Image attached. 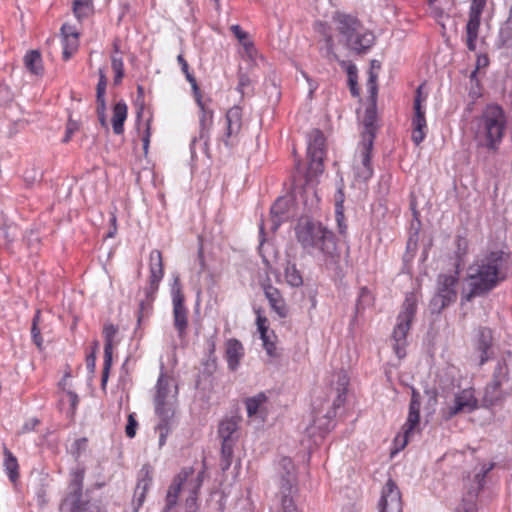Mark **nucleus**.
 I'll return each mask as SVG.
<instances>
[{
	"instance_id": "obj_1",
	"label": "nucleus",
	"mask_w": 512,
	"mask_h": 512,
	"mask_svg": "<svg viewBox=\"0 0 512 512\" xmlns=\"http://www.w3.org/2000/svg\"><path fill=\"white\" fill-rule=\"evenodd\" d=\"M509 266V253L500 249L487 251L477 258L468 268L470 291L463 295V300L471 301L491 291L506 279Z\"/></svg>"
},
{
	"instance_id": "obj_2",
	"label": "nucleus",
	"mask_w": 512,
	"mask_h": 512,
	"mask_svg": "<svg viewBox=\"0 0 512 512\" xmlns=\"http://www.w3.org/2000/svg\"><path fill=\"white\" fill-rule=\"evenodd\" d=\"M472 124L477 145L496 152L507 128V117L503 108L498 104L486 105Z\"/></svg>"
},
{
	"instance_id": "obj_3",
	"label": "nucleus",
	"mask_w": 512,
	"mask_h": 512,
	"mask_svg": "<svg viewBox=\"0 0 512 512\" xmlns=\"http://www.w3.org/2000/svg\"><path fill=\"white\" fill-rule=\"evenodd\" d=\"M295 231L298 242L308 253L318 250L325 257L327 265L336 263L337 248L333 234L321 223L302 220Z\"/></svg>"
},
{
	"instance_id": "obj_4",
	"label": "nucleus",
	"mask_w": 512,
	"mask_h": 512,
	"mask_svg": "<svg viewBox=\"0 0 512 512\" xmlns=\"http://www.w3.org/2000/svg\"><path fill=\"white\" fill-rule=\"evenodd\" d=\"M178 396V386L173 377L160 374L154 396L155 412L160 421L156 426L159 432V445L163 446L166 437L171 431V421L175 413V406Z\"/></svg>"
},
{
	"instance_id": "obj_5",
	"label": "nucleus",
	"mask_w": 512,
	"mask_h": 512,
	"mask_svg": "<svg viewBox=\"0 0 512 512\" xmlns=\"http://www.w3.org/2000/svg\"><path fill=\"white\" fill-rule=\"evenodd\" d=\"M333 19L339 32V41L351 51L358 54L365 53L374 45V34L364 28L355 17L336 14Z\"/></svg>"
},
{
	"instance_id": "obj_6",
	"label": "nucleus",
	"mask_w": 512,
	"mask_h": 512,
	"mask_svg": "<svg viewBox=\"0 0 512 512\" xmlns=\"http://www.w3.org/2000/svg\"><path fill=\"white\" fill-rule=\"evenodd\" d=\"M203 472L194 475V470L183 469L173 480L166 495V505L163 512H169L178 502V496L181 491L186 492L187 498L185 506L187 512L197 510L198 492L202 486Z\"/></svg>"
},
{
	"instance_id": "obj_7",
	"label": "nucleus",
	"mask_w": 512,
	"mask_h": 512,
	"mask_svg": "<svg viewBox=\"0 0 512 512\" xmlns=\"http://www.w3.org/2000/svg\"><path fill=\"white\" fill-rule=\"evenodd\" d=\"M417 309V298L415 294L409 293L403 302L402 309L397 317V323L393 330L392 340L393 348L398 358L405 356V346L407 344V334L410 330L411 322L414 319Z\"/></svg>"
},
{
	"instance_id": "obj_8",
	"label": "nucleus",
	"mask_w": 512,
	"mask_h": 512,
	"mask_svg": "<svg viewBox=\"0 0 512 512\" xmlns=\"http://www.w3.org/2000/svg\"><path fill=\"white\" fill-rule=\"evenodd\" d=\"M149 270V287L146 288L145 290V299H141L139 302L137 312L138 324H140L145 317H148L150 315L152 310V303L154 301V296L158 290L159 283L164 275L162 254L159 250H152L150 252Z\"/></svg>"
},
{
	"instance_id": "obj_9",
	"label": "nucleus",
	"mask_w": 512,
	"mask_h": 512,
	"mask_svg": "<svg viewBox=\"0 0 512 512\" xmlns=\"http://www.w3.org/2000/svg\"><path fill=\"white\" fill-rule=\"evenodd\" d=\"M240 418H224L218 426V436L221 439V468L227 470L231 466L234 446L238 440Z\"/></svg>"
},
{
	"instance_id": "obj_10",
	"label": "nucleus",
	"mask_w": 512,
	"mask_h": 512,
	"mask_svg": "<svg viewBox=\"0 0 512 512\" xmlns=\"http://www.w3.org/2000/svg\"><path fill=\"white\" fill-rule=\"evenodd\" d=\"M512 392V380L508 376V367L499 362L494 370L493 379L485 389L484 401L495 405Z\"/></svg>"
},
{
	"instance_id": "obj_11",
	"label": "nucleus",
	"mask_w": 512,
	"mask_h": 512,
	"mask_svg": "<svg viewBox=\"0 0 512 512\" xmlns=\"http://www.w3.org/2000/svg\"><path fill=\"white\" fill-rule=\"evenodd\" d=\"M420 398V393L416 389H412L408 416L402 426V433L396 437V441H401L402 448L408 444L416 433L420 432Z\"/></svg>"
},
{
	"instance_id": "obj_12",
	"label": "nucleus",
	"mask_w": 512,
	"mask_h": 512,
	"mask_svg": "<svg viewBox=\"0 0 512 512\" xmlns=\"http://www.w3.org/2000/svg\"><path fill=\"white\" fill-rule=\"evenodd\" d=\"M438 292L432 300L434 306L443 309L453 303L457 298L456 286L458 283V272L453 274H440L438 276Z\"/></svg>"
},
{
	"instance_id": "obj_13",
	"label": "nucleus",
	"mask_w": 512,
	"mask_h": 512,
	"mask_svg": "<svg viewBox=\"0 0 512 512\" xmlns=\"http://www.w3.org/2000/svg\"><path fill=\"white\" fill-rule=\"evenodd\" d=\"M324 144L325 138L323 133L318 129L311 131L308 139L307 154L310 159L309 169L316 174L323 172Z\"/></svg>"
},
{
	"instance_id": "obj_14",
	"label": "nucleus",
	"mask_w": 512,
	"mask_h": 512,
	"mask_svg": "<svg viewBox=\"0 0 512 512\" xmlns=\"http://www.w3.org/2000/svg\"><path fill=\"white\" fill-rule=\"evenodd\" d=\"M477 408V399L472 389H464L455 394L453 402L443 409V417L447 420L459 413H470Z\"/></svg>"
},
{
	"instance_id": "obj_15",
	"label": "nucleus",
	"mask_w": 512,
	"mask_h": 512,
	"mask_svg": "<svg viewBox=\"0 0 512 512\" xmlns=\"http://www.w3.org/2000/svg\"><path fill=\"white\" fill-rule=\"evenodd\" d=\"M487 0H472L469 9V19L466 24V45L470 51H475L476 41L481 23V15Z\"/></svg>"
},
{
	"instance_id": "obj_16",
	"label": "nucleus",
	"mask_w": 512,
	"mask_h": 512,
	"mask_svg": "<svg viewBox=\"0 0 512 512\" xmlns=\"http://www.w3.org/2000/svg\"><path fill=\"white\" fill-rule=\"evenodd\" d=\"M378 507L379 512H402L401 493L392 479L383 486Z\"/></svg>"
},
{
	"instance_id": "obj_17",
	"label": "nucleus",
	"mask_w": 512,
	"mask_h": 512,
	"mask_svg": "<svg viewBox=\"0 0 512 512\" xmlns=\"http://www.w3.org/2000/svg\"><path fill=\"white\" fill-rule=\"evenodd\" d=\"M292 200L289 197H279L270 209V218L260 224V234H263L265 225H269L271 231L275 232L279 226L289 217V210Z\"/></svg>"
},
{
	"instance_id": "obj_18",
	"label": "nucleus",
	"mask_w": 512,
	"mask_h": 512,
	"mask_svg": "<svg viewBox=\"0 0 512 512\" xmlns=\"http://www.w3.org/2000/svg\"><path fill=\"white\" fill-rule=\"evenodd\" d=\"M349 377L344 370L336 371L332 374L330 380V395L334 396L333 407H341L346 399Z\"/></svg>"
},
{
	"instance_id": "obj_19",
	"label": "nucleus",
	"mask_w": 512,
	"mask_h": 512,
	"mask_svg": "<svg viewBox=\"0 0 512 512\" xmlns=\"http://www.w3.org/2000/svg\"><path fill=\"white\" fill-rule=\"evenodd\" d=\"M226 132L223 137L225 146L230 147L234 144V140L241 131L242 127V110L238 106L231 107L226 113Z\"/></svg>"
},
{
	"instance_id": "obj_20",
	"label": "nucleus",
	"mask_w": 512,
	"mask_h": 512,
	"mask_svg": "<svg viewBox=\"0 0 512 512\" xmlns=\"http://www.w3.org/2000/svg\"><path fill=\"white\" fill-rule=\"evenodd\" d=\"M421 86L417 89V94L414 99V117H413V132L412 140L416 145H419L425 138L426 119L425 112L421 107Z\"/></svg>"
},
{
	"instance_id": "obj_21",
	"label": "nucleus",
	"mask_w": 512,
	"mask_h": 512,
	"mask_svg": "<svg viewBox=\"0 0 512 512\" xmlns=\"http://www.w3.org/2000/svg\"><path fill=\"white\" fill-rule=\"evenodd\" d=\"M172 302L174 327L178 332V336L183 337L188 327V319L187 309L184 306V297L179 290L173 293Z\"/></svg>"
},
{
	"instance_id": "obj_22",
	"label": "nucleus",
	"mask_w": 512,
	"mask_h": 512,
	"mask_svg": "<svg viewBox=\"0 0 512 512\" xmlns=\"http://www.w3.org/2000/svg\"><path fill=\"white\" fill-rule=\"evenodd\" d=\"M315 30L323 37L325 42V45L321 48L322 55L330 62L340 61L338 55L334 52V40L328 24L317 22L315 24Z\"/></svg>"
},
{
	"instance_id": "obj_23",
	"label": "nucleus",
	"mask_w": 512,
	"mask_h": 512,
	"mask_svg": "<svg viewBox=\"0 0 512 512\" xmlns=\"http://www.w3.org/2000/svg\"><path fill=\"white\" fill-rule=\"evenodd\" d=\"M142 473L143 476L138 480L134 490V495L131 503L133 512H138V510L145 502L146 493L149 490L152 483V477L150 475L149 470L143 469Z\"/></svg>"
},
{
	"instance_id": "obj_24",
	"label": "nucleus",
	"mask_w": 512,
	"mask_h": 512,
	"mask_svg": "<svg viewBox=\"0 0 512 512\" xmlns=\"http://www.w3.org/2000/svg\"><path fill=\"white\" fill-rule=\"evenodd\" d=\"M280 487L283 493L291 490L295 482V469L290 458L284 457L279 463Z\"/></svg>"
},
{
	"instance_id": "obj_25",
	"label": "nucleus",
	"mask_w": 512,
	"mask_h": 512,
	"mask_svg": "<svg viewBox=\"0 0 512 512\" xmlns=\"http://www.w3.org/2000/svg\"><path fill=\"white\" fill-rule=\"evenodd\" d=\"M264 294L275 313L280 318H285L288 314V309L280 291L272 285H267L264 287Z\"/></svg>"
},
{
	"instance_id": "obj_26",
	"label": "nucleus",
	"mask_w": 512,
	"mask_h": 512,
	"mask_svg": "<svg viewBox=\"0 0 512 512\" xmlns=\"http://www.w3.org/2000/svg\"><path fill=\"white\" fill-rule=\"evenodd\" d=\"M267 397L264 393H258L257 395L250 397L246 400L247 415L250 418H257L264 420L267 409H266Z\"/></svg>"
},
{
	"instance_id": "obj_27",
	"label": "nucleus",
	"mask_w": 512,
	"mask_h": 512,
	"mask_svg": "<svg viewBox=\"0 0 512 512\" xmlns=\"http://www.w3.org/2000/svg\"><path fill=\"white\" fill-rule=\"evenodd\" d=\"M197 105L200 109L199 114V124H200V133L199 137L201 139H207L209 135L210 128L213 124V110L210 109L207 104L202 100L201 95H198L196 98Z\"/></svg>"
},
{
	"instance_id": "obj_28",
	"label": "nucleus",
	"mask_w": 512,
	"mask_h": 512,
	"mask_svg": "<svg viewBox=\"0 0 512 512\" xmlns=\"http://www.w3.org/2000/svg\"><path fill=\"white\" fill-rule=\"evenodd\" d=\"M492 330L487 327H480L476 334V347L480 351L479 365H483L488 359V351L492 346Z\"/></svg>"
},
{
	"instance_id": "obj_29",
	"label": "nucleus",
	"mask_w": 512,
	"mask_h": 512,
	"mask_svg": "<svg viewBox=\"0 0 512 512\" xmlns=\"http://www.w3.org/2000/svg\"><path fill=\"white\" fill-rule=\"evenodd\" d=\"M493 467V464H483L481 466L480 470L474 475V482L472 486L468 489L460 504H464L473 495V504L476 506V498L478 492L482 489L485 482V477L493 469Z\"/></svg>"
},
{
	"instance_id": "obj_30",
	"label": "nucleus",
	"mask_w": 512,
	"mask_h": 512,
	"mask_svg": "<svg viewBox=\"0 0 512 512\" xmlns=\"http://www.w3.org/2000/svg\"><path fill=\"white\" fill-rule=\"evenodd\" d=\"M243 356V346L236 339H230L227 342L226 360L228 368L235 371L239 365L240 359Z\"/></svg>"
},
{
	"instance_id": "obj_31",
	"label": "nucleus",
	"mask_w": 512,
	"mask_h": 512,
	"mask_svg": "<svg viewBox=\"0 0 512 512\" xmlns=\"http://www.w3.org/2000/svg\"><path fill=\"white\" fill-rule=\"evenodd\" d=\"M127 105L124 101L117 102L113 107L112 128L116 135L124 131V122L127 119Z\"/></svg>"
},
{
	"instance_id": "obj_32",
	"label": "nucleus",
	"mask_w": 512,
	"mask_h": 512,
	"mask_svg": "<svg viewBox=\"0 0 512 512\" xmlns=\"http://www.w3.org/2000/svg\"><path fill=\"white\" fill-rule=\"evenodd\" d=\"M83 478L84 472L82 470H77L76 472H74L73 479L69 486L70 494L67 500H69L72 506L76 509L79 508Z\"/></svg>"
},
{
	"instance_id": "obj_33",
	"label": "nucleus",
	"mask_w": 512,
	"mask_h": 512,
	"mask_svg": "<svg viewBox=\"0 0 512 512\" xmlns=\"http://www.w3.org/2000/svg\"><path fill=\"white\" fill-rule=\"evenodd\" d=\"M376 111L374 108L370 107L365 110V115L363 119L364 131L362 133V140L374 141L375 133H376Z\"/></svg>"
},
{
	"instance_id": "obj_34",
	"label": "nucleus",
	"mask_w": 512,
	"mask_h": 512,
	"mask_svg": "<svg viewBox=\"0 0 512 512\" xmlns=\"http://www.w3.org/2000/svg\"><path fill=\"white\" fill-rule=\"evenodd\" d=\"M3 453H4L3 465L5 467V471L7 472L9 479L12 482H15L19 476L17 459L12 454V452L6 447H4Z\"/></svg>"
},
{
	"instance_id": "obj_35",
	"label": "nucleus",
	"mask_w": 512,
	"mask_h": 512,
	"mask_svg": "<svg viewBox=\"0 0 512 512\" xmlns=\"http://www.w3.org/2000/svg\"><path fill=\"white\" fill-rule=\"evenodd\" d=\"M24 64L31 73L35 75L42 73V59L37 50H31L25 55Z\"/></svg>"
},
{
	"instance_id": "obj_36",
	"label": "nucleus",
	"mask_w": 512,
	"mask_h": 512,
	"mask_svg": "<svg viewBox=\"0 0 512 512\" xmlns=\"http://www.w3.org/2000/svg\"><path fill=\"white\" fill-rule=\"evenodd\" d=\"M286 282L292 287H299L303 284V278L295 264L288 263L285 268Z\"/></svg>"
},
{
	"instance_id": "obj_37",
	"label": "nucleus",
	"mask_w": 512,
	"mask_h": 512,
	"mask_svg": "<svg viewBox=\"0 0 512 512\" xmlns=\"http://www.w3.org/2000/svg\"><path fill=\"white\" fill-rule=\"evenodd\" d=\"M73 11L77 19L81 20L85 17H88L92 11V1L91 0H74L73 2Z\"/></svg>"
},
{
	"instance_id": "obj_38",
	"label": "nucleus",
	"mask_w": 512,
	"mask_h": 512,
	"mask_svg": "<svg viewBox=\"0 0 512 512\" xmlns=\"http://www.w3.org/2000/svg\"><path fill=\"white\" fill-rule=\"evenodd\" d=\"M63 58L68 60L78 48V33L71 32L68 37L63 38Z\"/></svg>"
},
{
	"instance_id": "obj_39",
	"label": "nucleus",
	"mask_w": 512,
	"mask_h": 512,
	"mask_svg": "<svg viewBox=\"0 0 512 512\" xmlns=\"http://www.w3.org/2000/svg\"><path fill=\"white\" fill-rule=\"evenodd\" d=\"M230 29L234 36L243 45L248 55L252 56V53L255 52V49L252 42L248 39V34L245 31H243L239 25H232Z\"/></svg>"
},
{
	"instance_id": "obj_40",
	"label": "nucleus",
	"mask_w": 512,
	"mask_h": 512,
	"mask_svg": "<svg viewBox=\"0 0 512 512\" xmlns=\"http://www.w3.org/2000/svg\"><path fill=\"white\" fill-rule=\"evenodd\" d=\"M111 67L115 73L114 84L118 85L121 83V81L124 77V63H123V59L120 55H116V54L111 55Z\"/></svg>"
},
{
	"instance_id": "obj_41",
	"label": "nucleus",
	"mask_w": 512,
	"mask_h": 512,
	"mask_svg": "<svg viewBox=\"0 0 512 512\" xmlns=\"http://www.w3.org/2000/svg\"><path fill=\"white\" fill-rule=\"evenodd\" d=\"M117 329L113 324H106L103 329L105 338L104 354L112 355L113 352V338L116 335Z\"/></svg>"
},
{
	"instance_id": "obj_42",
	"label": "nucleus",
	"mask_w": 512,
	"mask_h": 512,
	"mask_svg": "<svg viewBox=\"0 0 512 512\" xmlns=\"http://www.w3.org/2000/svg\"><path fill=\"white\" fill-rule=\"evenodd\" d=\"M99 81L96 87V103L102 104L106 103L105 101V92L107 86V77L102 68L99 69Z\"/></svg>"
},
{
	"instance_id": "obj_43",
	"label": "nucleus",
	"mask_w": 512,
	"mask_h": 512,
	"mask_svg": "<svg viewBox=\"0 0 512 512\" xmlns=\"http://www.w3.org/2000/svg\"><path fill=\"white\" fill-rule=\"evenodd\" d=\"M372 147H373V141H370L367 140V141H364L362 140V143H361V151H360V165L362 166H368V167H372L371 166V151H372Z\"/></svg>"
},
{
	"instance_id": "obj_44",
	"label": "nucleus",
	"mask_w": 512,
	"mask_h": 512,
	"mask_svg": "<svg viewBox=\"0 0 512 512\" xmlns=\"http://www.w3.org/2000/svg\"><path fill=\"white\" fill-rule=\"evenodd\" d=\"M252 81L246 74H240L238 78L237 91L242 95L251 93Z\"/></svg>"
},
{
	"instance_id": "obj_45",
	"label": "nucleus",
	"mask_w": 512,
	"mask_h": 512,
	"mask_svg": "<svg viewBox=\"0 0 512 512\" xmlns=\"http://www.w3.org/2000/svg\"><path fill=\"white\" fill-rule=\"evenodd\" d=\"M356 177L362 181H367L373 174V168L368 166H356Z\"/></svg>"
},
{
	"instance_id": "obj_46",
	"label": "nucleus",
	"mask_w": 512,
	"mask_h": 512,
	"mask_svg": "<svg viewBox=\"0 0 512 512\" xmlns=\"http://www.w3.org/2000/svg\"><path fill=\"white\" fill-rule=\"evenodd\" d=\"M97 116L101 126L108 131L109 126L106 119V103L97 104Z\"/></svg>"
},
{
	"instance_id": "obj_47",
	"label": "nucleus",
	"mask_w": 512,
	"mask_h": 512,
	"mask_svg": "<svg viewBox=\"0 0 512 512\" xmlns=\"http://www.w3.org/2000/svg\"><path fill=\"white\" fill-rule=\"evenodd\" d=\"M137 426H138V423H137L136 419L134 418L133 414H130L128 416V422L125 427V433H126L127 437L133 438L135 436Z\"/></svg>"
},
{
	"instance_id": "obj_48",
	"label": "nucleus",
	"mask_w": 512,
	"mask_h": 512,
	"mask_svg": "<svg viewBox=\"0 0 512 512\" xmlns=\"http://www.w3.org/2000/svg\"><path fill=\"white\" fill-rule=\"evenodd\" d=\"M344 202V193L342 188H339L335 194V214L339 217L342 216Z\"/></svg>"
},
{
	"instance_id": "obj_49",
	"label": "nucleus",
	"mask_w": 512,
	"mask_h": 512,
	"mask_svg": "<svg viewBox=\"0 0 512 512\" xmlns=\"http://www.w3.org/2000/svg\"><path fill=\"white\" fill-rule=\"evenodd\" d=\"M79 129V123L77 121H74L72 119H69L68 123H67V127H66V134H65V137L63 138V142H68L72 135L78 131Z\"/></svg>"
},
{
	"instance_id": "obj_50",
	"label": "nucleus",
	"mask_w": 512,
	"mask_h": 512,
	"mask_svg": "<svg viewBox=\"0 0 512 512\" xmlns=\"http://www.w3.org/2000/svg\"><path fill=\"white\" fill-rule=\"evenodd\" d=\"M112 365V355L104 354V366H103V372H102V386H105L108 376H109V370Z\"/></svg>"
},
{
	"instance_id": "obj_51",
	"label": "nucleus",
	"mask_w": 512,
	"mask_h": 512,
	"mask_svg": "<svg viewBox=\"0 0 512 512\" xmlns=\"http://www.w3.org/2000/svg\"><path fill=\"white\" fill-rule=\"evenodd\" d=\"M262 342H263V347L264 349L266 350V353L269 357H276L277 356V352H276V345L275 343L270 339V336L269 337H266V338H263L261 339Z\"/></svg>"
},
{
	"instance_id": "obj_52",
	"label": "nucleus",
	"mask_w": 512,
	"mask_h": 512,
	"mask_svg": "<svg viewBox=\"0 0 512 512\" xmlns=\"http://www.w3.org/2000/svg\"><path fill=\"white\" fill-rule=\"evenodd\" d=\"M280 512H299L292 500L287 495H283L282 498V510Z\"/></svg>"
},
{
	"instance_id": "obj_53",
	"label": "nucleus",
	"mask_w": 512,
	"mask_h": 512,
	"mask_svg": "<svg viewBox=\"0 0 512 512\" xmlns=\"http://www.w3.org/2000/svg\"><path fill=\"white\" fill-rule=\"evenodd\" d=\"M456 512H477V509L473 504V495L464 504H459L456 508Z\"/></svg>"
},
{
	"instance_id": "obj_54",
	"label": "nucleus",
	"mask_w": 512,
	"mask_h": 512,
	"mask_svg": "<svg viewBox=\"0 0 512 512\" xmlns=\"http://www.w3.org/2000/svg\"><path fill=\"white\" fill-rule=\"evenodd\" d=\"M40 423L39 419L33 417L28 419L22 426L20 433H28L33 431L36 426Z\"/></svg>"
},
{
	"instance_id": "obj_55",
	"label": "nucleus",
	"mask_w": 512,
	"mask_h": 512,
	"mask_svg": "<svg viewBox=\"0 0 512 512\" xmlns=\"http://www.w3.org/2000/svg\"><path fill=\"white\" fill-rule=\"evenodd\" d=\"M31 335L33 342L36 344L38 348L42 347L43 339L40 333V329L37 326L31 327Z\"/></svg>"
},
{
	"instance_id": "obj_56",
	"label": "nucleus",
	"mask_w": 512,
	"mask_h": 512,
	"mask_svg": "<svg viewBox=\"0 0 512 512\" xmlns=\"http://www.w3.org/2000/svg\"><path fill=\"white\" fill-rule=\"evenodd\" d=\"M377 75L374 74L372 71L369 73V79H368V89L372 96H374L377 92V85H376Z\"/></svg>"
},
{
	"instance_id": "obj_57",
	"label": "nucleus",
	"mask_w": 512,
	"mask_h": 512,
	"mask_svg": "<svg viewBox=\"0 0 512 512\" xmlns=\"http://www.w3.org/2000/svg\"><path fill=\"white\" fill-rule=\"evenodd\" d=\"M184 74L186 76L187 81L192 86L195 98H197L198 95H201V94H200L199 87H198V84H197V81H196L195 77L189 71H187V73H184Z\"/></svg>"
},
{
	"instance_id": "obj_58",
	"label": "nucleus",
	"mask_w": 512,
	"mask_h": 512,
	"mask_svg": "<svg viewBox=\"0 0 512 512\" xmlns=\"http://www.w3.org/2000/svg\"><path fill=\"white\" fill-rule=\"evenodd\" d=\"M66 395L69 398L72 413H74L77 408L78 402H79L78 395L75 392L70 391V390L66 392Z\"/></svg>"
},
{
	"instance_id": "obj_59",
	"label": "nucleus",
	"mask_w": 512,
	"mask_h": 512,
	"mask_svg": "<svg viewBox=\"0 0 512 512\" xmlns=\"http://www.w3.org/2000/svg\"><path fill=\"white\" fill-rule=\"evenodd\" d=\"M86 363H87V368L90 370V372H94L95 363H96V356H95L94 351L90 355L87 356Z\"/></svg>"
},
{
	"instance_id": "obj_60",
	"label": "nucleus",
	"mask_w": 512,
	"mask_h": 512,
	"mask_svg": "<svg viewBox=\"0 0 512 512\" xmlns=\"http://www.w3.org/2000/svg\"><path fill=\"white\" fill-rule=\"evenodd\" d=\"M177 61L178 63L180 64L181 66V70L183 73H187V71H189V66H188V63L187 61L184 59L183 55L182 54H179L177 56Z\"/></svg>"
},
{
	"instance_id": "obj_61",
	"label": "nucleus",
	"mask_w": 512,
	"mask_h": 512,
	"mask_svg": "<svg viewBox=\"0 0 512 512\" xmlns=\"http://www.w3.org/2000/svg\"><path fill=\"white\" fill-rule=\"evenodd\" d=\"M335 216H336V221H337V223H338L339 232H340L341 234H343V233L346 231V225L344 224V215L342 214V216H339V217H338V216L335 214Z\"/></svg>"
},
{
	"instance_id": "obj_62",
	"label": "nucleus",
	"mask_w": 512,
	"mask_h": 512,
	"mask_svg": "<svg viewBox=\"0 0 512 512\" xmlns=\"http://www.w3.org/2000/svg\"><path fill=\"white\" fill-rule=\"evenodd\" d=\"M356 72H357V69H356L355 65H349L348 66L347 73H348V76H349V82L350 83H353V79H354V77H356Z\"/></svg>"
},
{
	"instance_id": "obj_63",
	"label": "nucleus",
	"mask_w": 512,
	"mask_h": 512,
	"mask_svg": "<svg viewBox=\"0 0 512 512\" xmlns=\"http://www.w3.org/2000/svg\"><path fill=\"white\" fill-rule=\"evenodd\" d=\"M71 32H76L71 26L64 24L61 27V33L63 38H66V36L68 37V34H71Z\"/></svg>"
},
{
	"instance_id": "obj_64",
	"label": "nucleus",
	"mask_w": 512,
	"mask_h": 512,
	"mask_svg": "<svg viewBox=\"0 0 512 512\" xmlns=\"http://www.w3.org/2000/svg\"><path fill=\"white\" fill-rule=\"evenodd\" d=\"M506 29L512 30V7L510 8L509 16L504 24V27L502 28V31H504Z\"/></svg>"
}]
</instances>
